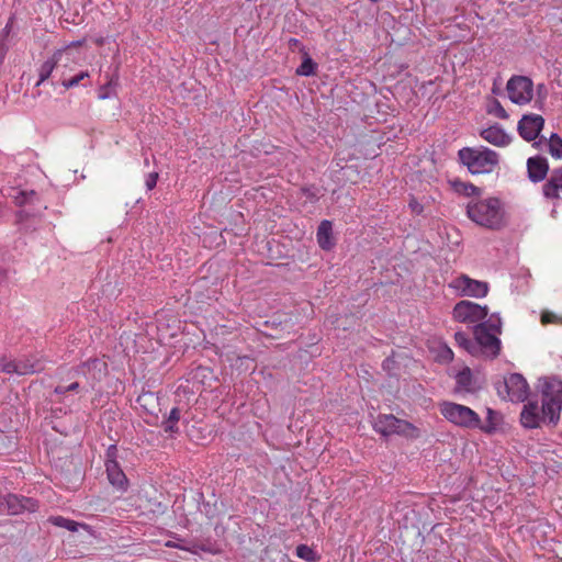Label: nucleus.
I'll use <instances>...</instances> for the list:
<instances>
[{"instance_id": "f257e3e1", "label": "nucleus", "mask_w": 562, "mask_h": 562, "mask_svg": "<svg viewBox=\"0 0 562 562\" xmlns=\"http://www.w3.org/2000/svg\"><path fill=\"white\" fill-rule=\"evenodd\" d=\"M467 215L476 225L498 231L506 225L503 203L497 198L472 200L467 205Z\"/></svg>"}, {"instance_id": "f03ea898", "label": "nucleus", "mask_w": 562, "mask_h": 562, "mask_svg": "<svg viewBox=\"0 0 562 562\" xmlns=\"http://www.w3.org/2000/svg\"><path fill=\"white\" fill-rule=\"evenodd\" d=\"M474 342L477 344V355L482 353L495 358L501 351L502 321L497 315L491 317L474 327Z\"/></svg>"}, {"instance_id": "7ed1b4c3", "label": "nucleus", "mask_w": 562, "mask_h": 562, "mask_svg": "<svg viewBox=\"0 0 562 562\" xmlns=\"http://www.w3.org/2000/svg\"><path fill=\"white\" fill-rule=\"evenodd\" d=\"M461 162L473 175L491 173L498 165L499 156L490 148H462L458 153Z\"/></svg>"}, {"instance_id": "20e7f679", "label": "nucleus", "mask_w": 562, "mask_h": 562, "mask_svg": "<svg viewBox=\"0 0 562 562\" xmlns=\"http://www.w3.org/2000/svg\"><path fill=\"white\" fill-rule=\"evenodd\" d=\"M439 412L446 420L463 429L480 426V415L472 408L450 401L439 403Z\"/></svg>"}, {"instance_id": "39448f33", "label": "nucleus", "mask_w": 562, "mask_h": 562, "mask_svg": "<svg viewBox=\"0 0 562 562\" xmlns=\"http://www.w3.org/2000/svg\"><path fill=\"white\" fill-rule=\"evenodd\" d=\"M376 432L383 436L401 435L407 438H417L419 430L409 422L400 419L392 414L380 415L373 424Z\"/></svg>"}, {"instance_id": "423d86ee", "label": "nucleus", "mask_w": 562, "mask_h": 562, "mask_svg": "<svg viewBox=\"0 0 562 562\" xmlns=\"http://www.w3.org/2000/svg\"><path fill=\"white\" fill-rule=\"evenodd\" d=\"M497 393L503 398L513 403H522L529 396V384L520 373H510L496 386Z\"/></svg>"}, {"instance_id": "0eeeda50", "label": "nucleus", "mask_w": 562, "mask_h": 562, "mask_svg": "<svg viewBox=\"0 0 562 562\" xmlns=\"http://www.w3.org/2000/svg\"><path fill=\"white\" fill-rule=\"evenodd\" d=\"M38 509V502L31 497L16 494H0V515H21L23 513H35Z\"/></svg>"}, {"instance_id": "6e6552de", "label": "nucleus", "mask_w": 562, "mask_h": 562, "mask_svg": "<svg viewBox=\"0 0 562 562\" xmlns=\"http://www.w3.org/2000/svg\"><path fill=\"white\" fill-rule=\"evenodd\" d=\"M509 100L518 105L528 104L533 97V82L526 76H513L506 85Z\"/></svg>"}, {"instance_id": "1a4fd4ad", "label": "nucleus", "mask_w": 562, "mask_h": 562, "mask_svg": "<svg viewBox=\"0 0 562 562\" xmlns=\"http://www.w3.org/2000/svg\"><path fill=\"white\" fill-rule=\"evenodd\" d=\"M487 306L471 301H460L452 311L453 319L464 324H479L487 316Z\"/></svg>"}, {"instance_id": "9d476101", "label": "nucleus", "mask_w": 562, "mask_h": 562, "mask_svg": "<svg viewBox=\"0 0 562 562\" xmlns=\"http://www.w3.org/2000/svg\"><path fill=\"white\" fill-rule=\"evenodd\" d=\"M449 288L454 290L460 296L484 297L488 292V284L484 281L471 279L467 274H461L450 281Z\"/></svg>"}, {"instance_id": "9b49d317", "label": "nucleus", "mask_w": 562, "mask_h": 562, "mask_svg": "<svg viewBox=\"0 0 562 562\" xmlns=\"http://www.w3.org/2000/svg\"><path fill=\"white\" fill-rule=\"evenodd\" d=\"M544 126V119L535 113L522 115L517 125L519 136L526 142L536 140Z\"/></svg>"}, {"instance_id": "f8f14e48", "label": "nucleus", "mask_w": 562, "mask_h": 562, "mask_svg": "<svg viewBox=\"0 0 562 562\" xmlns=\"http://www.w3.org/2000/svg\"><path fill=\"white\" fill-rule=\"evenodd\" d=\"M44 369L43 364L38 361L20 360L14 361L4 357L0 358V371L4 373H16L19 375H26L40 372Z\"/></svg>"}, {"instance_id": "ddd939ff", "label": "nucleus", "mask_w": 562, "mask_h": 562, "mask_svg": "<svg viewBox=\"0 0 562 562\" xmlns=\"http://www.w3.org/2000/svg\"><path fill=\"white\" fill-rule=\"evenodd\" d=\"M543 423L541 409L536 401L527 402L520 413V424L526 429L539 428Z\"/></svg>"}, {"instance_id": "4468645a", "label": "nucleus", "mask_w": 562, "mask_h": 562, "mask_svg": "<svg viewBox=\"0 0 562 562\" xmlns=\"http://www.w3.org/2000/svg\"><path fill=\"white\" fill-rule=\"evenodd\" d=\"M105 368V362L94 358L79 364L75 369V373L77 375H82L91 383H94L95 381H100L102 379Z\"/></svg>"}, {"instance_id": "2eb2a0df", "label": "nucleus", "mask_w": 562, "mask_h": 562, "mask_svg": "<svg viewBox=\"0 0 562 562\" xmlns=\"http://www.w3.org/2000/svg\"><path fill=\"white\" fill-rule=\"evenodd\" d=\"M540 409H541L543 423L554 427L560 422V414L562 411V400H560V398L541 400Z\"/></svg>"}, {"instance_id": "dca6fc26", "label": "nucleus", "mask_w": 562, "mask_h": 562, "mask_svg": "<svg viewBox=\"0 0 562 562\" xmlns=\"http://www.w3.org/2000/svg\"><path fill=\"white\" fill-rule=\"evenodd\" d=\"M105 472L110 484L120 492H126L128 480L121 469L119 462L105 463Z\"/></svg>"}, {"instance_id": "f3484780", "label": "nucleus", "mask_w": 562, "mask_h": 562, "mask_svg": "<svg viewBox=\"0 0 562 562\" xmlns=\"http://www.w3.org/2000/svg\"><path fill=\"white\" fill-rule=\"evenodd\" d=\"M543 195L551 200L562 201V168L554 169L542 187Z\"/></svg>"}, {"instance_id": "a211bd4d", "label": "nucleus", "mask_w": 562, "mask_h": 562, "mask_svg": "<svg viewBox=\"0 0 562 562\" xmlns=\"http://www.w3.org/2000/svg\"><path fill=\"white\" fill-rule=\"evenodd\" d=\"M528 177L532 182L542 181L548 173V160L541 156L530 157L527 160Z\"/></svg>"}, {"instance_id": "6ab92c4d", "label": "nucleus", "mask_w": 562, "mask_h": 562, "mask_svg": "<svg viewBox=\"0 0 562 562\" xmlns=\"http://www.w3.org/2000/svg\"><path fill=\"white\" fill-rule=\"evenodd\" d=\"M481 137L487 143L498 147L507 146L512 140V137L499 125H492L484 128L481 132Z\"/></svg>"}, {"instance_id": "aec40b11", "label": "nucleus", "mask_w": 562, "mask_h": 562, "mask_svg": "<svg viewBox=\"0 0 562 562\" xmlns=\"http://www.w3.org/2000/svg\"><path fill=\"white\" fill-rule=\"evenodd\" d=\"M476 390L470 368H463L456 374V393H471Z\"/></svg>"}, {"instance_id": "412c9836", "label": "nucleus", "mask_w": 562, "mask_h": 562, "mask_svg": "<svg viewBox=\"0 0 562 562\" xmlns=\"http://www.w3.org/2000/svg\"><path fill=\"white\" fill-rule=\"evenodd\" d=\"M562 400V381L557 378H546L541 385V400Z\"/></svg>"}, {"instance_id": "4be33fe9", "label": "nucleus", "mask_w": 562, "mask_h": 562, "mask_svg": "<svg viewBox=\"0 0 562 562\" xmlns=\"http://www.w3.org/2000/svg\"><path fill=\"white\" fill-rule=\"evenodd\" d=\"M317 243L319 247L324 250H330L335 243L333 240V227L331 223L327 220L321 222L317 228Z\"/></svg>"}, {"instance_id": "5701e85b", "label": "nucleus", "mask_w": 562, "mask_h": 562, "mask_svg": "<svg viewBox=\"0 0 562 562\" xmlns=\"http://www.w3.org/2000/svg\"><path fill=\"white\" fill-rule=\"evenodd\" d=\"M64 54V49L56 50L53 56L44 61L40 69H38V81L36 82V86H41L46 79L49 78L53 70L55 69L57 63L61 59V56Z\"/></svg>"}, {"instance_id": "b1692460", "label": "nucleus", "mask_w": 562, "mask_h": 562, "mask_svg": "<svg viewBox=\"0 0 562 562\" xmlns=\"http://www.w3.org/2000/svg\"><path fill=\"white\" fill-rule=\"evenodd\" d=\"M498 414L492 408L486 409L485 422L483 423L480 418V426H475L474 429H480L484 434L492 435L496 431L498 426Z\"/></svg>"}, {"instance_id": "393cba45", "label": "nucleus", "mask_w": 562, "mask_h": 562, "mask_svg": "<svg viewBox=\"0 0 562 562\" xmlns=\"http://www.w3.org/2000/svg\"><path fill=\"white\" fill-rule=\"evenodd\" d=\"M117 85H119V76L117 75H112L111 77H109L108 81L99 89V93H98L99 99L106 100V99H111V98L115 97L116 95L115 89H116Z\"/></svg>"}, {"instance_id": "a878e982", "label": "nucleus", "mask_w": 562, "mask_h": 562, "mask_svg": "<svg viewBox=\"0 0 562 562\" xmlns=\"http://www.w3.org/2000/svg\"><path fill=\"white\" fill-rule=\"evenodd\" d=\"M136 403L145 412L154 415L155 406L156 404H158V397L151 392H146L138 395V397L136 398Z\"/></svg>"}, {"instance_id": "bb28decb", "label": "nucleus", "mask_w": 562, "mask_h": 562, "mask_svg": "<svg viewBox=\"0 0 562 562\" xmlns=\"http://www.w3.org/2000/svg\"><path fill=\"white\" fill-rule=\"evenodd\" d=\"M454 340L458 346L462 347L469 353L476 356L477 355V344L474 340L470 339L469 336L463 331H457L454 334Z\"/></svg>"}, {"instance_id": "cd10ccee", "label": "nucleus", "mask_w": 562, "mask_h": 562, "mask_svg": "<svg viewBox=\"0 0 562 562\" xmlns=\"http://www.w3.org/2000/svg\"><path fill=\"white\" fill-rule=\"evenodd\" d=\"M49 522H52L54 526L65 528L69 531H77L79 526H81L79 522L65 518L63 516H53L49 518Z\"/></svg>"}, {"instance_id": "c85d7f7f", "label": "nucleus", "mask_w": 562, "mask_h": 562, "mask_svg": "<svg viewBox=\"0 0 562 562\" xmlns=\"http://www.w3.org/2000/svg\"><path fill=\"white\" fill-rule=\"evenodd\" d=\"M548 147L552 157L562 159V138L558 134H551Z\"/></svg>"}, {"instance_id": "c756f323", "label": "nucleus", "mask_w": 562, "mask_h": 562, "mask_svg": "<svg viewBox=\"0 0 562 562\" xmlns=\"http://www.w3.org/2000/svg\"><path fill=\"white\" fill-rule=\"evenodd\" d=\"M180 419V409L178 407H173L168 418L164 422V429L166 432H175L178 430L177 424Z\"/></svg>"}, {"instance_id": "7c9ffc66", "label": "nucleus", "mask_w": 562, "mask_h": 562, "mask_svg": "<svg viewBox=\"0 0 562 562\" xmlns=\"http://www.w3.org/2000/svg\"><path fill=\"white\" fill-rule=\"evenodd\" d=\"M317 68V65L313 59L306 54L305 58L303 59L302 64L296 69V74L299 76H313L315 74V70Z\"/></svg>"}, {"instance_id": "2f4dec72", "label": "nucleus", "mask_w": 562, "mask_h": 562, "mask_svg": "<svg viewBox=\"0 0 562 562\" xmlns=\"http://www.w3.org/2000/svg\"><path fill=\"white\" fill-rule=\"evenodd\" d=\"M295 554L300 559H303L307 562H316L317 561L316 552L307 544H299L295 549Z\"/></svg>"}, {"instance_id": "473e14b6", "label": "nucleus", "mask_w": 562, "mask_h": 562, "mask_svg": "<svg viewBox=\"0 0 562 562\" xmlns=\"http://www.w3.org/2000/svg\"><path fill=\"white\" fill-rule=\"evenodd\" d=\"M12 198L15 204L20 206L27 204L29 202L33 201V199L36 196V193L34 191L26 192L12 189Z\"/></svg>"}, {"instance_id": "72a5a7b5", "label": "nucleus", "mask_w": 562, "mask_h": 562, "mask_svg": "<svg viewBox=\"0 0 562 562\" xmlns=\"http://www.w3.org/2000/svg\"><path fill=\"white\" fill-rule=\"evenodd\" d=\"M487 112L490 114L495 115L498 119H502V120L508 119V113L506 112V110L503 108V105L501 104V102L497 99H493L490 102Z\"/></svg>"}, {"instance_id": "f704fd0d", "label": "nucleus", "mask_w": 562, "mask_h": 562, "mask_svg": "<svg viewBox=\"0 0 562 562\" xmlns=\"http://www.w3.org/2000/svg\"><path fill=\"white\" fill-rule=\"evenodd\" d=\"M88 77H89V72L88 71H81L77 76H74L70 79L64 80L63 81V86L66 89L74 88V87L78 86L81 80H83L85 78H88Z\"/></svg>"}, {"instance_id": "c9c22d12", "label": "nucleus", "mask_w": 562, "mask_h": 562, "mask_svg": "<svg viewBox=\"0 0 562 562\" xmlns=\"http://www.w3.org/2000/svg\"><path fill=\"white\" fill-rule=\"evenodd\" d=\"M158 178H159V175L156 171L150 172L146 176L145 186L148 191L153 190L156 187Z\"/></svg>"}, {"instance_id": "e433bc0d", "label": "nucleus", "mask_w": 562, "mask_h": 562, "mask_svg": "<svg viewBox=\"0 0 562 562\" xmlns=\"http://www.w3.org/2000/svg\"><path fill=\"white\" fill-rule=\"evenodd\" d=\"M110 461L117 462V448L115 445H111L105 452V463H110Z\"/></svg>"}, {"instance_id": "4c0bfd02", "label": "nucleus", "mask_w": 562, "mask_h": 562, "mask_svg": "<svg viewBox=\"0 0 562 562\" xmlns=\"http://www.w3.org/2000/svg\"><path fill=\"white\" fill-rule=\"evenodd\" d=\"M408 207L412 211V213L419 215L424 211V206L414 198L412 196L408 202Z\"/></svg>"}, {"instance_id": "58836bf2", "label": "nucleus", "mask_w": 562, "mask_h": 562, "mask_svg": "<svg viewBox=\"0 0 562 562\" xmlns=\"http://www.w3.org/2000/svg\"><path fill=\"white\" fill-rule=\"evenodd\" d=\"M395 367L396 362L392 357H387L382 363V368L390 374L395 370Z\"/></svg>"}, {"instance_id": "ea45409f", "label": "nucleus", "mask_w": 562, "mask_h": 562, "mask_svg": "<svg viewBox=\"0 0 562 562\" xmlns=\"http://www.w3.org/2000/svg\"><path fill=\"white\" fill-rule=\"evenodd\" d=\"M440 358L447 362L451 361L453 359L452 350L449 347L445 346L441 350Z\"/></svg>"}, {"instance_id": "a19ab883", "label": "nucleus", "mask_w": 562, "mask_h": 562, "mask_svg": "<svg viewBox=\"0 0 562 562\" xmlns=\"http://www.w3.org/2000/svg\"><path fill=\"white\" fill-rule=\"evenodd\" d=\"M166 547L178 548V549H181V550H187V547H186V544L183 543L182 540H177V541L169 540V541L166 542Z\"/></svg>"}, {"instance_id": "79ce46f5", "label": "nucleus", "mask_w": 562, "mask_h": 562, "mask_svg": "<svg viewBox=\"0 0 562 562\" xmlns=\"http://www.w3.org/2000/svg\"><path fill=\"white\" fill-rule=\"evenodd\" d=\"M303 192L311 200L317 199V195L312 191V189H303Z\"/></svg>"}, {"instance_id": "37998d69", "label": "nucleus", "mask_w": 562, "mask_h": 562, "mask_svg": "<svg viewBox=\"0 0 562 562\" xmlns=\"http://www.w3.org/2000/svg\"><path fill=\"white\" fill-rule=\"evenodd\" d=\"M54 392L58 395H64L67 393V386L58 385L55 387Z\"/></svg>"}, {"instance_id": "c03bdc74", "label": "nucleus", "mask_w": 562, "mask_h": 562, "mask_svg": "<svg viewBox=\"0 0 562 562\" xmlns=\"http://www.w3.org/2000/svg\"><path fill=\"white\" fill-rule=\"evenodd\" d=\"M78 389H79V383L78 382H72L69 385H67V392L77 391Z\"/></svg>"}, {"instance_id": "a18cd8bd", "label": "nucleus", "mask_w": 562, "mask_h": 562, "mask_svg": "<svg viewBox=\"0 0 562 562\" xmlns=\"http://www.w3.org/2000/svg\"><path fill=\"white\" fill-rule=\"evenodd\" d=\"M82 44V41H76V42H72L70 43L66 48H64V53L69 48V47H72V46H80Z\"/></svg>"}, {"instance_id": "49530a36", "label": "nucleus", "mask_w": 562, "mask_h": 562, "mask_svg": "<svg viewBox=\"0 0 562 562\" xmlns=\"http://www.w3.org/2000/svg\"><path fill=\"white\" fill-rule=\"evenodd\" d=\"M289 43L291 46H297L300 44V41L296 38H291Z\"/></svg>"}, {"instance_id": "de8ad7c7", "label": "nucleus", "mask_w": 562, "mask_h": 562, "mask_svg": "<svg viewBox=\"0 0 562 562\" xmlns=\"http://www.w3.org/2000/svg\"><path fill=\"white\" fill-rule=\"evenodd\" d=\"M5 279V273L2 269H0V283Z\"/></svg>"}, {"instance_id": "09e8293b", "label": "nucleus", "mask_w": 562, "mask_h": 562, "mask_svg": "<svg viewBox=\"0 0 562 562\" xmlns=\"http://www.w3.org/2000/svg\"><path fill=\"white\" fill-rule=\"evenodd\" d=\"M551 215H552L553 217H555V215H557V210H555V209H553V210H552Z\"/></svg>"}]
</instances>
